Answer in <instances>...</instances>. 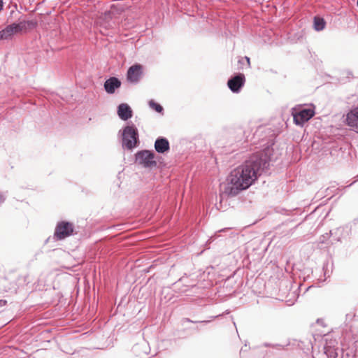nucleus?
<instances>
[{"mask_svg":"<svg viewBox=\"0 0 358 358\" xmlns=\"http://www.w3.org/2000/svg\"><path fill=\"white\" fill-rule=\"evenodd\" d=\"M2 303H3V304H5L6 303V301H0V305H2Z\"/></svg>","mask_w":358,"mask_h":358,"instance_id":"nucleus-22","label":"nucleus"},{"mask_svg":"<svg viewBox=\"0 0 358 358\" xmlns=\"http://www.w3.org/2000/svg\"><path fill=\"white\" fill-rule=\"evenodd\" d=\"M138 134L136 127L128 125L123 129L122 131V146L128 150L137 146Z\"/></svg>","mask_w":358,"mask_h":358,"instance_id":"nucleus-2","label":"nucleus"},{"mask_svg":"<svg viewBox=\"0 0 358 358\" xmlns=\"http://www.w3.org/2000/svg\"><path fill=\"white\" fill-rule=\"evenodd\" d=\"M117 113L118 117L124 121L130 119L133 115V111L127 103H120L117 106Z\"/></svg>","mask_w":358,"mask_h":358,"instance_id":"nucleus-9","label":"nucleus"},{"mask_svg":"<svg viewBox=\"0 0 358 358\" xmlns=\"http://www.w3.org/2000/svg\"><path fill=\"white\" fill-rule=\"evenodd\" d=\"M271 149L267 146L252 155L244 164L234 169L228 176L224 192L235 196L251 186L258 176L268 167L271 160Z\"/></svg>","mask_w":358,"mask_h":358,"instance_id":"nucleus-1","label":"nucleus"},{"mask_svg":"<svg viewBox=\"0 0 358 358\" xmlns=\"http://www.w3.org/2000/svg\"><path fill=\"white\" fill-rule=\"evenodd\" d=\"M329 238V234L327 233L322 236H320V242L321 243H325V241Z\"/></svg>","mask_w":358,"mask_h":358,"instance_id":"nucleus-16","label":"nucleus"},{"mask_svg":"<svg viewBox=\"0 0 358 358\" xmlns=\"http://www.w3.org/2000/svg\"><path fill=\"white\" fill-rule=\"evenodd\" d=\"M6 36H4L3 30L0 31V40H6Z\"/></svg>","mask_w":358,"mask_h":358,"instance_id":"nucleus-17","label":"nucleus"},{"mask_svg":"<svg viewBox=\"0 0 358 358\" xmlns=\"http://www.w3.org/2000/svg\"><path fill=\"white\" fill-rule=\"evenodd\" d=\"M357 177V179H358V176Z\"/></svg>","mask_w":358,"mask_h":358,"instance_id":"nucleus-25","label":"nucleus"},{"mask_svg":"<svg viewBox=\"0 0 358 358\" xmlns=\"http://www.w3.org/2000/svg\"><path fill=\"white\" fill-rule=\"evenodd\" d=\"M357 6H358V0H357Z\"/></svg>","mask_w":358,"mask_h":358,"instance_id":"nucleus-24","label":"nucleus"},{"mask_svg":"<svg viewBox=\"0 0 358 358\" xmlns=\"http://www.w3.org/2000/svg\"><path fill=\"white\" fill-rule=\"evenodd\" d=\"M325 24L326 22L323 18L318 16L314 17L313 27L316 31H320L323 30L325 27Z\"/></svg>","mask_w":358,"mask_h":358,"instance_id":"nucleus-14","label":"nucleus"},{"mask_svg":"<svg viewBox=\"0 0 358 358\" xmlns=\"http://www.w3.org/2000/svg\"><path fill=\"white\" fill-rule=\"evenodd\" d=\"M149 106H150L152 109H153V110H156V111H157V112H158V113H162V112L163 111V108H162V106L160 104H159V103H157L155 102L153 100H150V101H149Z\"/></svg>","mask_w":358,"mask_h":358,"instance_id":"nucleus-15","label":"nucleus"},{"mask_svg":"<svg viewBox=\"0 0 358 358\" xmlns=\"http://www.w3.org/2000/svg\"><path fill=\"white\" fill-rule=\"evenodd\" d=\"M5 199H6V196L3 194H0V204L3 203Z\"/></svg>","mask_w":358,"mask_h":358,"instance_id":"nucleus-18","label":"nucleus"},{"mask_svg":"<svg viewBox=\"0 0 358 358\" xmlns=\"http://www.w3.org/2000/svg\"><path fill=\"white\" fill-rule=\"evenodd\" d=\"M315 114L311 108H303L298 113L294 114V122L296 124L302 126L308 121Z\"/></svg>","mask_w":358,"mask_h":358,"instance_id":"nucleus-6","label":"nucleus"},{"mask_svg":"<svg viewBox=\"0 0 358 358\" xmlns=\"http://www.w3.org/2000/svg\"><path fill=\"white\" fill-rule=\"evenodd\" d=\"M3 8V2L1 0H0V11L2 10Z\"/></svg>","mask_w":358,"mask_h":358,"instance_id":"nucleus-20","label":"nucleus"},{"mask_svg":"<svg viewBox=\"0 0 358 358\" xmlns=\"http://www.w3.org/2000/svg\"><path fill=\"white\" fill-rule=\"evenodd\" d=\"M245 59L247 60L248 64L250 65V58L248 57H245Z\"/></svg>","mask_w":358,"mask_h":358,"instance_id":"nucleus-21","label":"nucleus"},{"mask_svg":"<svg viewBox=\"0 0 358 358\" xmlns=\"http://www.w3.org/2000/svg\"><path fill=\"white\" fill-rule=\"evenodd\" d=\"M73 229L72 223L65 221L59 222L55 227L54 237L57 240H63L72 235Z\"/></svg>","mask_w":358,"mask_h":358,"instance_id":"nucleus-3","label":"nucleus"},{"mask_svg":"<svg viewBox=\"0 0 358 358\" xmlns=\"http://www.w3.org/2000/svg\"><path fill=\"white\" fill-rule=\"evenodd\" d=\"M143 75V67L141 64H134L129 68L127 73V80L134 84L139 82Z\"/></svg>","mask_w":358,"mask_h":358,"instance_id":"nucleus-5","label":"nucleus"},{"mask_svg":"<svg viewBox=\"0 0 358 358\" xmlns=\"http://www.w3.org/2000/svg\"><path fill=\"white\" fill-rule=\"evenodd\" d=\"M188 322H193L191 320H187Z\"/></svg>","mask_w":358,"mask_h":358,"instance_id":"nucleus-23","label":"nucleus"},{"mask_svg":"<svg viewBox=\"0 0 358 358\" xmlns=\"http://www.w3.org/2000/svg\"><path fill=\"white\" fill-rule=\"evenodd\" d=\"M245 81V76L243 73H238L228 80L229 88L234 93L240 92Z\"/></svg>","mask_w":358,"mask_h":358,"instance_id":"nucleus-7","label":"nucleus"},{"mask_svg":"<svg viewBox=\"0 0 358 358\" xmlns=\"http://www.w3.org/2000/svg\"><path fill=\"white\" fill-rule=\"evenodd\" d=\"M25 27V24L24 22H20L18 24L13 23L6 27L5 29H3V32L4 36H6V39L10 38L14 34L20 32Z\"/></svg>","mask_w":358,"mask_h":358,"instance_id":"nucleus-11","label":"nucleus"},{"mask_svg":"<svg viewBox=\"0 0 358 358\" xmlns=\"http://www.w3.org/2000/svg\"><path fill=\"white\" fill-rule=\"evenodd\" d=\"M350 233L351 228L348 225L338 227L333 233L330 231V234L334 236L337 241H341L343 239L347 238Z\"/></svg>","mask_w":358,"mask_h":358,"instance_id":"nucleus-10","label":"nucleus"},{"mask_svg":"<svg viewBox=\"0 0 358 358\" xmlns=\"http://www.w3.org/2000/svg\"><path fill=\"white\" fill-rule=\"evenodd\" d=\"M346 124L358 134V107L350 110L346 115Z\"/></svg>","mask_w":358,"mask_h":358,"instance_id":"nucleus-8","label":"nucleus"},{"mask_svg":"<svg viewBox=\"0 0 358 358\" xmlns=\"http://www.w3.org/2000/svg\"><path fill=\"white\" fill-rule=\"evenodd\" d=\"M155 148L158 153H164L170 148L169 142L166 138L159 137L155 141Z\"/></svg>","mask_w":358,"mask_h":358,"instance_id":"nucleus-13","label":"nucleus"},{"mask_svg":"<svg viewBox=\"0 0 358 358\" xmlns=\"http://www.w3.org/2000/svg\"><path fill=\"white\" fill-rule=\"evenodd\" d=\"M154 159L155 154L149 150L139 151L136 155V162L146 168L156 166L157 163Z\"/></svg>","mask_w":358,"mask_h":358,"instance_id":"nucleus-4","label":"nucleus"},{"mask_svg":"<svg viewBox=\"0 0 358 358\" xmlns=\"http://www.w3.org/2000/svg\"><path fill=\"white\" fill-rule=\"evenodd\" d=\"M121 86L120 80L115 78L111 77L104 83V89L108 94H113L115 90Z\"/></svg>","mask_w":358,"mask_h":358,"instance_id":"nucleus-12","label":"nucleus"},{"mask_svg":"<svg viewBox=\"0 0 358 358\" xmlns=\"http://www.w3.org/2000/svg\"><path fill=\"white\" fill-rule=\"evenodd\" d=\"M354 339H355L356 341H358V332L354 335Z\"/></svg>","mask_w":358,"mask_h":358,"instance_id":"nucleus-19","label":"nucleus"}]
</instances>
